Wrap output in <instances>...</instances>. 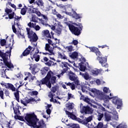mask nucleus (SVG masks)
<instances>
[{"label": "nucleus", "mask_w": 128, "mask_h": 128, "mask_svg": "<svg viewBox=\"0 0 128 128\" xmlns=\"http://www.w3.org/2000/svg\"><path fill=\"white\" fill-rule=\"evenodd\" d=\"M5 12L8 15V18L10 20L12 18H14V12H12V10L10 8H6L5 9Z\"/></svg>", "instance_id": "nucleus-17"}, {"label": "nucleus", "mask_w": 128, "mask_h": 128, "mask_svg": "<svg viewBox=\"0 0 128 128\" xmlns=\"http://www.w3.org/2000/svg\"><path fill=\"white\" fill-rule=\"evenodd\" d=\"M92 116H89L88 118H86V122H92Z\"/></svg>", "instance_id": "nucleus-58"}, {"label": "nucleus", "mask_w": 128, "mask_h": 128, "mask_svg": "<svg viewBox=\"0 0 128 128\" xmlns=\"http://www.w3.org/2000/svg\"><path fill=\"white\" fill-rule=\"evenodd\" d=\"M14 112L15 114L20 116V110H18V107L13 108Z\"/></svg>", "instance_id": "nucleus-37"}, {"label": "nucleus", "mask_w": 128, "mask_h": 128, "mask_svg": "<svg viewBox=\"0 0 128 128\" xmlns=\"http://www.w3.org/2000/svg\"><path fill=\"white\" fill-rule=\"evenodd\" d=\"M78 40L73 39L72 41L71 42L69 43V44H74V46H78Z\"/></svg>", "instance_id": "nucleus-42"}, {"label": "nucleus", "mask_w": 128, "mask_h": 128, "mask_svg": "<svg viewBox=\"0 0 128 128\" xmlns=\"http://www.w3.org/2000/svg\"><path fill=\"white\" fill-rule=\"evenodd\" d=\"M66 24L72 34H74L75 36H80V30H82V25H80L78 27H76L74 26L72 22H68Z\"/></svg>", "instance_id": "nucleus-7"}, {"label": "nucleus", "mask_w": 128, "mask_h": 128, "mask_svg": "<svg viewBox=\"0 0 128 128\" xmlns=\"http://www.w3.org/2000/svg\"><path fill=\"white\" fill-rule=\"evenodd\" d=\"M90 51L93 52H96L98 50V49L96 47H90Z\"/></svg>", "instance_id": "nucleus-48"}, {"label": "nucleus", "mask_w": 128, "mask_h": 128, "mask_svg": "<svg viewBox=\"0 0 128 128\" xmlns=\"http://www.w3.org/2000/svg\"><path fill=\"white\" fill-rule=\"evenodd\" d=\"M58 56L60 58H62L63 60H66V56L64 54H62L60 52H58Z\"/></svg>", "instance_id": "nucleus-39"}, {"label": "nucleus", "mask_w": 128, "mask_h": 128, "mask_svg": "<svg viewBox=\"0 0 128 128\" xmlns=\"http://www.w3.org/2000/svg\"><path fill=\"white\" fill-rule=\"evenodd\" d=\"M80 76H82V78H84L86 80L92 79V76L88 72H85L84 74L82 72H80Z\"/></svg>", "instance_id": "nucleus-20"}, {"label": "nucleus", "mask_w": 128, "mask_h": 128, "mask_svg": "<svg viewBox=\"0 0 128 128\" xmlns=\"http://www.w3.org/2000/svg\"><path fill=\"white\" fill-rule=\"evenodd\" d=\"M128 126L125 124H121L116 126V128H127Z\"/></svg>", "instance_id": "nucleus-44"}, {"label": "nucleus", "mask_w": 128, "mask_h": 128, "mask_svg": "<svg viewBox=\"0 0 128 128\" xmlns=\"http://www.w3.org/2000/svg\"><path fill=\"white\" fill-rule=\"evenodd\" d=\"M7 5L10 6H11L13 8H14V10H16V5H14V4H12V2H8L7 4Z\"/></svg>", "instance_id": "nucleus-43"}, {"label": "nucleus", "mask_w": 128, "mask_h": 128, "mask_svg": "<svg viewBox=\"0 0 128 128\" xmlns=\"http://www.w3.org/2000/svg\"><path fill=\"white\" fill-rule=\"evenodd\" d=\"M58 90V86H54L51 88V91L52 92H56V90Z\"/></svg>", "instance_id": "nucleus-47"}, {"label": "nucleus", "mask_w": 128, "mask_h": 128, "mask_svg": "<svg viewBox=\"0 0 128 128\" xmlns=\"http://www.w3.org/2000/svg\"><path fill=\"white\" fill-rule=\"evenodd\" d=\"M18 120L22 122H24L29 126L34 128H46V124L44 120H40L34 112L27 113L25 114L24 117L18 116Z\"/></svg>", "instance_id": "nucleus-1"}, {"label": "nucleus", "mask_w": 128, "mask_h": 128, "mask_svg": "<svg viewBox=\"0 0 128 128\" xmlns=\"http://www.w3.org/2000/svg\"><path fill=\"white\" fill-rule=\"evenodd\" d=\"M66 126H71L72 128H80L78 124H72V123H69L68 124H66Z\"/></svg>", "instance_id": "nucleus-27"}, {"label": "nucleus", "mask_w": 128, "mask_h": 128, "mask_svg": "<svg viewBox=\"0 0 128 128\" xmlns=\"http://www.w3.org/2000/svg\"><path fill=\"white\" fill-rule=\"evenodd\" d=\"M66 50H68V52H72V50H74V47L72 46H70L66 47Z\"/></svg>", "instance_id": "nucleus-46"}, {"label": "nucleus", "mask_w": 128, "mask_h": 128, "mask_svg": "<svg viewBox=\"0 0 128 128\" xmlns=\"http://www.w3.org/2000/svg\"><path fill=\"white\" fill-rule=\"evenodd\" d=\"M14 96L18 102L20 101V94H18V89L16 90V92L14 93Z\"/></svg>", "instance_id": "nucleus-32"}, {"label": "nucleus", "mask_w": 128, "mask_h": 128, "mask_svg": "<svg viewBox=\"0 0 128 128\" xmlns=\"http://www.w3.org/2000/svg\"><path fill=\"white\" fill-rule=\"evenodd\" d=\"M6 40L3 39L0 40V44L2 46H6Z\"/></svg>", "instance_id": "nucleus-55"}, {"label": "nucleus", "mask_w": 128, "mask_h": 128, "mask_svg": "<svg viewBox=\"0 0 128 128\" xmlns=\"http://www.w3.org/2000/svg\"><path fill=\"white\" fill-rule=\"evenodd\" d=\"M38 18L34 16H33L31 20V22H38Z\"/></svg>", "instance_id": "nucleus-45"}, {"label": "nucleus", "mask_w": 128, "mask_h": 128, "mask_svg": "<svg viewBox=\"0 0 128 128\" xmlns=\"http://www.w3.org/2000/svg\"><path fill=\"white\" fill-rule=\"evenodd\" d=\"M62 66H64V68H66V70H68V66H71L70 64H68V63L66 62H62Z\"/></svg>", "instance_id": "nucleus-49"}, {"label": "nucleus", "mask_w": 128, "mask_h": 128, "mask_svg": "<svg viewBox=\"0 0 128 128\" xmlns=\"http://www.w3.org/2000/svg\"><path fill=\"white\" fill-rule=\"evenodd\" d=\"M0 96L2 100H4V91L0 90Z\"/></svg>", "instance_id": "nucleus-62"}, {"label": "nucleus", "mask_w": 128, "mask_h": 128, "mask_svg": "<svg viewBox=\"0 0 128 128\" xmlns=\"http://www.w3.org/2000/svg\"><path fill=\"white\" fill-rule=\"evenodd\" d=\"M74 103H67L66 104V108L64 110L66 112V114L68 116V118H72V120H80V119L79 118H76V116L74 114V113H72L70 112H68V111L66 110H72L74 108L73 106Z\"/></svg>", "instance_id": "nucleus-5"}, {"label": "nucleus", "mask_w": 128, "mask_h": 128, "mask_svg": "<svg viewBox=\"0 0 128 128\" xmlns=\"http://www.w3.org/2000/svg\"><path fill=\"white\" fill-rule=\"evenodd\" d=\"M0 84L4 88H10L11 90H12V92H16V88H14L12 84L2 82Z\"/></svg>", "instance_id": "nucleus-14"}, {"label": "nucleus", "mask_w": 128, "mask_h": 128, "mask_svg": "<svg viewBox=\"0 0 128 128\" xmlns=\"http://www.w3.org/2000/svg\"><path fill=\"white\" fill-rule=\"evenodd\" d=\"M26 10H28V7L26 6H24V7L21 9L20 14L22 16H24L26 14Z\"/></svg>", "instance_id": "nucleus-29"}, {"label": "nucleus", "mask_w": 128, "mask_h": 128, "mask_svg": "<svg viewBox=\"0 0 128 128\" xmlns=\"http://www.w3.org/2000/svg\"><path fill=\"white\" fill-rule=\"evenodd\" d=\"M24 76L26 78H24V80H28L32 76V74L30 72H26L24 73Z\"/></svg>", "instance_id": "nucleus-30"}, {"label": "nucleus", "mask_w": 128, "mask_h": 128, "mask_svg": "<svg viewBox=\"0 0 128 128\" xmlns=\"http://www.w3.org/2000/svg\"><path fill=\"white\" fill-rule=\"evenodd\" d=\"M28 26L29 28H34L35 30L38 31L40 30V26L38 25H36V24L32 23V22H30L28 24Z\"/></svg>", "instance_id": "nucleus-15"}, {"label": "nucleus", "mask_w": 128, "mask_h": 128, "mask_svg": "<svg viewBox=\"0 0 128 128\" xmlns=\"http://www.w3.org/2000/svg\"><path fill=\"white\" fill-rule=\"evenodd\" d=\"M72 98H74V94L68 92V100H66V102L68 100H72Z\"/></svg>", "instance_id": "nucleus-40"}, {"label": "nucleus", "mask_w": 128, "mask_h": 128, "mask_svg": "<svg viewBox=\"0 0 128 128\" xmlns=\"http://www.w3.org/2000/svg\"><path fill=\"white\" fill-rule=\"evenodd\" d=\"M107 58L102 56H98L97 58V60H99L100 64H101L102 66H104V68H108V64H106Z\"/></svg>", "instance_id": "nucleus-12"}, {"label": "nucleus", "mask_w": 128, "mask_h": 128, "mask_svg": "<svg viewBox=\"0 0 128 128\" xmlns=\"http://www.w3.org/2000/svg\"><path fill=\"white\" fill-rule=\"evenodd\" d=\"M38 94V92L36 91H32L30 92V94L31 96H37V94Z\"/></svg>", "instance_id": "nucleus-56"}, {"label": "nucleus", "mask_w": 128, "mask_h": 128, "mask_svg": "<svg viewBox=\"0 0 128 128\" xmlns=\"http://www.w3.org/2000/svg\"><path fill=\"white\" fill-rule=\"evenodd\" d=\"M54 40H55L54 43V42H52V41L50 39L48 40V42L49 44H46L45 50H46V52H48L49 53H43L44 54H48V56H49V58L50 60H56L54 57L50 56H54V48L56 47V44H60V40L56 38H54ZM50 44L53 47H50Z\"/></svg>", "instance_id": "nucleus-3"}, {"label": "nucleus", "mask_w": 128, "mask_h": 128, "mask_svg": "<svg viewBox=\"0 0 128 128\" xmlns=\"http://www.w3.org/2000/svg\"><path fill=\"white\" fill-rule=\"evenodd\" d=\"M54 72H52V71L48 72L46 76L40 81L42 84H46L48 88H52V84H54V82H56V78L54 76ZM50 78L52 83H50Z\"/></svg>", "instance_id": "nucleus-4"}, {"label": "nucleus", "mask_w": 128, "mask_h": 128, "mask_svg": "<svg viewBox=\"0 0 128 128\" xmlns=\"http://www.w3.org/2000/svg\"><path fill=\"white\" fill-rule=\"evenodd\" d=\"M40 52L38 48H36V52L33 55V58H34L36 62H38L40 60V55H38V54Z\"/></svg>", "instance_id": "nucleus-22"}, {"label": "nucleus", "mask_w": 128, "mask_h": 128, "mask_svg": "<svg viewBox=\"0 0 128 128\" xmlns=\"http://www.w3.org/2000/svg\"><path fill=\"white\" fill-rule=\"evenodd\" d=\"M68 118H66V117L63 118L62 120V122L66 124H66H68Z\"/></svg>", "instance_id": "nucleus-53"}, {"label": "nucleus", "mask_w": 128, "mask_h": 128, "mask_svg": "<svg viewBox=\"0 0 128 128\" xmlns=\"http://www.w3.org/2000/svg\"><path fill=\"white\" fill-rule=\"evenodd\" d=\"M46 64L48 66H52V64H54V62L52 60H50L46 63Z\"/></svg>", "instance_id": "nucleus-57"}, {"label": "nucleus", "mask_w": 128, "mask_h": 128, "mask_svg": "<svg viewBox=\"0 0 128 128\" xmlns=\"http://www.w3.org/2000/svg\"><path fill=\"white\" fill-rule=\"evenodd\" d=\"M104 124L102 122H99L96 126V128H102Z\"/></svg>", "instance_id": "nucleus-60"}, {"label": "nucleus", "mask_w": 128, "mask_h": 128, "mask_svg": "<svg viewBox=\"0 0 128 128\" xmlns=\"http://www.w3.org/2000/svg\"><path fill=\"white\" fill-rule=\"evenodd\" d=\"M74 83L77 86H78V84H80V80H78V77H77L76 80H74Z\"/></svg>", "instance_id": "nucleus-59"}, {"label": "nucleus", "mask_w": 128, "mask_h": 128, "mask_svg": "<svg viewBox=\"0 0 128 128\" xmlns=\"http://www.w3.org/2000/svg\"><path fill=\"white\" fill-rule=\"evenodd\" d=\"M66 86H70V88L72 90H74L76 88V86H74V83H70V82L67 83Z\"/></svg>", "instance_id": "nucleus-36"}, {"label": "nucleus", "mask_w": 128, "mask_h": 128, "mask_svg": "<svg viewBox=\"0 0 128 128\" xmlns=\"http://www.w3.org/2000/svg\"><path fill=\"white\" fill-rule=\"evenodd\" d=\"M35 14H37V16H40L42 15V13H40V12L38 9H37V10L36 11V12H35Z\"/></svg>", "instance_id": "nucleus-63"}, {"label": "nucleus", "mask_w": 128, "mask_h": 128, "mask_svg": "<svg viewBox=\"0 0 128 128\" xmlns=\"http://www.w3.org/2000/svg\"><path fill=\"white\" fill-rule=\"evenodd\" d=\"M84 101L85 102H86L87 104H90V99L88 98V96L85 97V98L84 99Z\"/></svg>", "instance_id": "nucleus-51"}, {"label": "nucleus", "mask_w": 128, "mask_h": 128, "mask_svg": "<svg viewBox=\"0 0 128 128\" xmlns=\"http://www.w3.org/2000/svg\"><path fill=\"white\" fill-rule=\"evenodd\" d=\"M34 102H36V100L34 98H30V99L26 100L24 101L21 100L22 104H24V106H26L28 104H32Z\"/></svg>", "instance_id": "nucleus-18"}, {"label": "nucleus", "mask_w": 128, "mask_h": 128, "mask_svg": "<svg viewBox=\"0 0 128 128\" xmlns=\"http://www.w3.org/2000/svg\"><path fill=\"white\" fill-rule=\"evenodd\" d=\"M80 112H82V114H84V112L85 114H92V112H94V110H92V108H90L89 106H83L80 110Z\"/></svg>", "instance_id": "nucleus-13"}, {"label": "nucleus", "mask_w": 128, "mask_h": 128, "mask_svg": "<svg viewBox=\"0 0 128 128\" xmlns=\"http://www.w3.org/2000/svg\"><path fill=\"white\" fill-rule=\"evenodd\" d=\"M13 32L16 34L20 38H24V35L20 31V25L18 23L14 22V25L12 26Z\"/></svg>", "instance_id": "nucleus-8"}, {"label": "nucleus", "mask_w": 128, "mask_h": 128, "mask_svg": "<svg viewBox=\"0 0 128 128\" xmlns=\"http://www.w3.org/2000/svg\"><path fill=\"white\" fill-rule=\"evenodd\" d=\"M57 6L60 8H65L66 11L64 12H65V14H68V16H72L71 12H66V10H68V6H66L62 4H59V5H57Z\"/></svg>", "instance_id": "nucleus-23"}, {"label": "nucleus", "mask_w": 128, "mask_h": 128, "mask_svg": "<svg viewBox=\"0 0 128 128\" xmlns=\"http://www.w3.org/2000/svg\"><path fill=\"white\" fill-rule=\"evenodd\" d=\"M56 16L58 18H61V19L64 18V16H61L60 14H58Z\"/></svg>", "instance_id": "nucleus-64"}, {"label": "nucleus", "mask_w": 128, "mask_h": 128, "mask_svg": "<svg viewBox=\"0 0 128 128\" xmlns=\"http://www.w3.org/2000/svg\"><path fill=\"white\" fill-rule=\"evenodd\" d=\"M28 54H30V52H28V50H26L23 52V56H28Z\"/></svg>", "instance_id": "nucleus-61"}, {"label": "nucleus", "mask_w": 128, "mask_h": 128, "mask_svg": "<svg viewBox=\"0 0 128 128\" xmlns=\"http://www.w3.org/2000/svg\"><path fill=\"white\" fill-rule=\"evenodd\" d=\"M103 92H104V94H108L110 92V90L108 88L104 87L103 88Z\"/></svg>", "instance_id": "nucleus-38"}, {"label": "nucleus", "mask_w": 128, "mask_h": 128, "mask_svg": "<svg viewBox=\"0 0 128 128\" xmlns=\"http://www.w3.org/2000/svg\"><path fill=\"white\" fill-rule=\"evenodd\" d=\"M105 119L106 122H110V120H112V116H110V114L106 113L105 114Z\"/></svg>", "instance_id": "nucleus-31"}, {"label": "nucleus", "mask_w": 128, "mask_h": 128, "mask_svg": "<svg viewBox=\"0 0 128 128\" xmlns=\"http://www.w3.org/2000/svg\"><path fill=\"white\" fill-rule=\"evenodd\" d=\"M48 26H50L51 30H54L55 32H56L58 34H62V24H60V23L58 24L56 26L48 25Z\"/></svg>", "instance_id": "nucleus-10"}, {"label": "nucleus", "mask_w": 128, "mask_h": 128, "mask_svg": "<svg viewBox=\"0 0 128 128\" xmlns=\"http://www.w3.org/2000/svg\"><path fill=\"white\" fill-rule=\"evenodd\" d=\"M28 8V10H30V12H32V14H36L38 10V8H34V6H30Z\"/></svg>", "instance_id": "nucleus-26"}, {"label": "nucleus", "mask_w": 128, "mask_h": 128, "mask_svg": "<svg viewBox=\"0 0 128 128\" xmlns=\"http://www.w3.org/2000/svg\"><path fill=\"white\" fill-rule=\"evenodd\" d=\"M36 4H37V6H41L42 8V6H44V1H42V0H38V2H36Z\"/></svg>", "instance_id": "nucleus-33"}, {"label": "nucleus", "mask_w": 128, "mask_h": 128, "mask_svg": "<svg viewBox=\"0 0 128 128\" xmlns=\"http://www.w3.org/2000/svg\"><path fill=\"white\" fill-rule=\"evenodd\" d=\"M84 62H82L81 63L79 64L80 70H81V72H84L86 70V66L84 65Z\"/></svg>", "instance_id": "nucleus-25"}, {"label": "nucleus", "mask_w": 128, "mask_h": 128, "mask_svg": "<svg viewBox=\"0 0 128 128\" xmlns=\"http://www.w3.org/2000/svg\"><path fill=\"white\" fill-rule=\"evenodd\" d=\"M48 71V67H44L43 69L41 70V74H46V72Z\"/></svg>", "instance_id": "nucleus-34"}, {"label": "nucleus", "mask_w": 128, "mask_h": 128, "mask_svg": "<svg viewBox=\"0 0 128 128\" xmlns=\"http://www.w3.org/2000/svg\"><path fill=\"white\" fill-rule=\"evenodd\" d=\"M89 90L92 92L94 94H92V93H90V94L91 96L94 98V96L98 94V98H99L100 100H103L104 102H108L110 100H112V102L114 104H116L117 108H122V100L120 99V98L118 97L112 98V93H110V96H108L106 94L104 95V92L97 90L96 88L92 89L89 88Z\"/></svg>", "instance_id": "nucleus-2"}, {"label": "nucleus", "mask_w": 128, "mask_h": 128, "mask_svg": "<svg viewBox=\"0 0 128 128\" xmlns=\"http://www.w3.org/2000/svg\"><path fill=\"white\" fill-rule=\"evenodd\" d=\"M42 34L44 36H46V38H50V31L48 30H44L42 32Z\"/></svg>", "instance_id": "nucleus-24"}, {"label": "nucleus", "mask_w": 128, "mask_h": 128, "mask_svg": "<svg viewBox=\"0 0 128 128\" xmlns=\"http://www.w3.org/2000/svg\"><path fill=\"white\" fill-rule=\"evenodd\" d=\"M36 80V76H32V75H31V76H30V78H28L29 82H32L33 80Z\"/></svg>", "instance_id": "nucleus-54"}, {"label": "nucleus", "mask_w": 128, "mask_h": 128, "mask_svg": "<svg viewBox=\"0 0 128 128\" xmlns=\"http://www.w3.org/2000/svg\"><path fill=\"white\" fill-rule=\"evenodd\" d=\"M40 70V66L39 64H34L32 66V74H36Z\"/></svg>", "instance_id": "nucleus-16"}, {"label": "nucleus", "mask_w": 128, "mask_h": 128, "mask_svg": "<svg viewBox=\"0 0 128 128\" xmlns=\"http://www.w3.org/2000/svg\"><path fill=\"white\" fill-rule=\"evenodd\" d=\"M78 78V77L74 74V73L72 72H70L69 74V78L70 80L74 82V80H76Z\"/></svg>", "instance_id": "nucleus-21"}, {"label": "nucleus", "mask_w": 128, "mask_h": 128, "mask_svg": "<svg viewBox=\"0 0 128 128\" xmlns=\"http://www.w3.org/2000/svg\"><path fill=\"white\" fill-rule=\"evenodd\" d=\"M72 16L74 18H76V20H78V18H82V14H78L76 12H74Z\"/></svg>", "instance_id": "nucleus-28"}, {"label": "nucleus", "mask_w": 128, "mask_h": 128, "mask_svg": "<svg viewBox=\"0 0 128 128\" xmlns=\"http://www.w3.org/2000/svg\"><path fill=\"white\" fill-rule=\"evenodd\" d=\"M102 72V69L98 70L97 68H93L90 70V72L92 74V76H98Z\"/></svg>", "instance_id": "nucleus-19"}, {"label": "nucleus", "mask_w": 128, "mask_h": 128, "mask_svg": "<svg viewBox=\"0 0 128 128\" xmlns=\"http://www.w3.org/2000/svg\"><path fill=\"white\" fill-rule=\"evenodd\" d=\"M0 56H1L3 60V62L6 66V68H14V66L12 64V62L8 60V55L6 54H4L0 50Z\"/></svg>", "instance_id": "nucleus-9"}, {"label": "nucleus", "mask_w": 128, "mask_h": 128, "mask_svg": "<svg viewBox=\"0 0 128 128\" xmlns=\"http://www.w3.org/2000/svg\"><path fill=\"white\" fill-rule=\"evenodd\" d=\"M98 120H102V118H104V114L100 113L98 114Z\"/></svg>", "instance_id": "nucleus-52"}, {"label": "nucleus", "mask_w": 128, "mask_h": 128, "mask_svg": "<svg viewBox=\"0 0 128 128\" xmlns=\"http://www.w3.org/2000/svg\"><path fill=\"white\" fill-rule=\"evenodd\" d=\"M82 90L83 92H88V90H90V88L84 86L82 87Z\"/></svg>", "instance_id": "nucleus-50"}, {"label": "nucleus", "mask_w": 128, "mask_h": 128, "mask_svg": "<svg viewBox=\"0 0 128 128\" xmlns=\"http://www.w3.org/2000/svg\"><path fill=\"white\" fill-rule=\"evenodd\" d=\"M26 30L28 34V37L30 38V42L33 46H36V45L38 44L36 43V41L38 39V36H36V32L30 30V28H27Z\"/></svg>", "instance_id": "nucleus-6"}, {"label": "nucleus", "mask_w": 128, "mask_h": 128, "mask_svg": "<svg viewBox=\"0 0 128 128\" xmlns=\"http://www.w3.org/2000/svg\"><path fill=\"white\" fill-rule=\"evenodd\" d=\"M70 58L73 60H76V58H78L80 62H86V58L82 57L81 54H78V52H73L72 54L70 55Z\"/></svg>", "instance_id": "nucleus-11"}, {"label": "nucleus", "mask_w": 128, "mask_h": 128, "mask_svg": "<svg viewBox=\"0 0 128 128\" xmlns=\"http://www.w3.org/2000/svg\"><path fill=\"white\" fill-rule=\"evenodd\" d=\"M113 116H114V120H118V112H116V110H114L112 112Z\"/></svg>", "instance_id": "nucleus-35"}, {"label": "nucleus", "mask_w": 128, "mask_h": 128, "mask_svg": "<svg viewBox=\"0 0 128 128\" xmlns=\"http://www.w3.org/2000/svg\"><path fill=\"white\" fill-rule=\"evenodd\" d=\"M56 98H58V97L56 98V99H54V98H52L50 100V102H56V104H60V101H58Z\"/></svg>", "instance_id": "nucleus-41"}]
</instances>
